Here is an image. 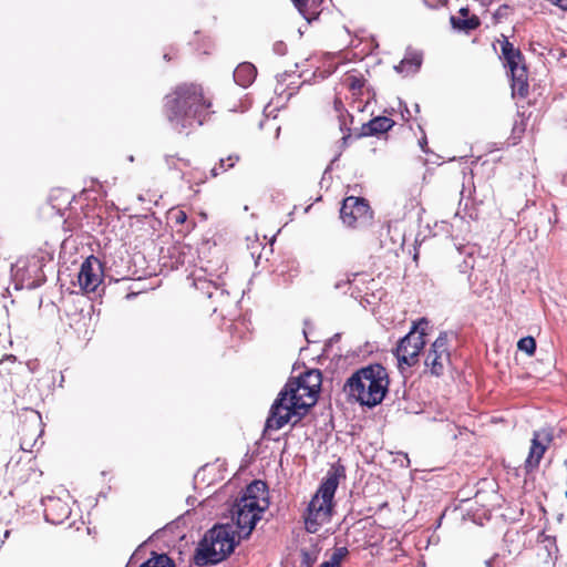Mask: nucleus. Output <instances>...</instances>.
<instances>
[{
  "label": "nucleus",
  "mask_w": 567,
  "mask_h": 567,
  "mask_svg": "<svg viewBox=\"0 0 567 567\" xmlns=\"http://www.w3.org/2000/svg\"><path fill=\"white\" fill-rule=\"evenodd\" d=\"M321 383L322 375L317 369L308 370L298 378L290 379L270 408L265 433L278 431L290 422L293 425L298 423L316 404Z\"/></svg>",
  "instance_id": "obj_1"
},
{
  "label": "nucleus",
  "mask_w": 567,
  "mask_h": 567,
  "mask_svg": "<svg viewBox=\"0 0 567 567\" xmlns=\"http://www.w3.org/2000/svg\"><path fill=\"white\" fill-rule=\"evenodd\" d=\"M165 114L175 130L183 132L202 125L208 114L210 102L198 84H182L165 97Z\"/></svg>",
  "instance_id": "obj_2"
},
{
  "label": "nucleus",
  "mask_w": 567,
  "mask_h": 567,
  "mask_svg": "<svg viewBox=\"0 0 567 567\" xmlns=\"http://www.w3.org/2000/svg\"><path fill=\"white\" fill-rule=\"evenodd\" d=\"M389 386L385 368L370 364L355 371L344 383L343 390L361 405L369 408L382 402Z\"/></svg>",
  "instance_id": "obj_3"
},
{
  "label": "nucleus",
  "mask_w": 567,
  "mask_h": 567,
  "mask_svg": "<svg viewBox=\"0 0 567 567\" xmlns=\"http://www.w3.org/2000/svg\"><path fill=\"white\" fill-rule=\"evenodd\" d=\"M268 506L266 484L261 481H254L246 487L243 496L231 509V525L238 539L246 538L251 534Z\"/></svg>",
  "instance_id": "obj_4"
},
{
  "label": "nucleus",
  "mask_w": 567,
  "mask_h": 567,
  "mask_svg": "<svg viewBox=\"0 0 567 567\" xmlns=\"http://www.w3.org/2000/svg\"><path fill=\"white\" fill-rule=\"evenodd\" d=\"M341 477H344V467L341 465L331 466L318 491L312 496L303 516L308 533H317L323 524L330 520L333 497Z\"/></svg>",
  "instance_id": "obj_5"
},
{
  "label": "nucleus",
  "mask_w": 567,
  "mask_h": 567,
  "mask_svg": "<svg viewBox=\"0 0 567 567\" xmlns=\"http://www.w3.org/2000/svg\"><path fill=\"white\" fill-rule=\"evenodd\" d=\"M238 542V536L235 535L231 524L213 527L196 549V565L205 566L220 563L234 551Z\"/></svg>",
  "instance_id": "obj_6"
},
{
  "label": "nucleus",
  "mask_w": 567,
  "mask_h": 567,
  "mask_svg": "<svg viewBox=\"0 0 567 567\" xmlns=\"http://www.w3.org/2000/svg\"><path fill=\"white\" fill-rule=\"evenodd\" d=\"M427 326L429 321L421 318L413 323L410 332L400 340L395 349V357L401 369L403 365L410 368L419 361V354L425 344L424 337L426 336Z\"/></svg>",
  "instance_id": "obj_7"
},
{
  "label": "nucleus",
  "mask_w": 567,
  "mask_h": 567,
  "mask_svg": "<svg viewBox=\"0 0 567 567\" xmlns=\"http://www.w3.org/2000/svg\"><path fill=\"white\" fill-rule=\"evenodd\" d=\"M502 53L509 68L512 75V90L514 95L525 96L528 92L527 70L523 62V55L519 50L505 40L502 43Z\"/></svg>",
  "instance_id": "obj_8"
},
{
  "label": "nucleus",
  "mask_w": 567,
  "mask_h": 567,
  "mask_svg": "<svg viewBox=\"0 0 567 567\" xmlns=\"http://www.w3.org/2000/svg\"><path fill=\"white\" fill-rule=\"evenodd\" d=\"M227 272V267L221 264L215 271L207 272V276L195 275L193 279L194 287L202 291L207 298L216 297L219 303L228 298V291L224 288L225 281L223 275Z\"/></svg>",
  "instance_id": "obj_9"
},
{
  "label": "nucleus",
  "mask_w": 567,
  "mask_h": 567,
  "mask_svg": "<svg viewBox=\"0 0 567 567\" xmlns=\"http://www.w3.org/2000/svg\"><path fill=\"white\" fill-rule=\"evenodd\" d=\"M340 218L348 227L355 228L367 225L372 218V213L365 199L350 196L342 203Z\"/></svg>",
  "instance_id": "obj_10"
},
{
  "label": "nucleus",
  "mask_w": 567,
  "mask_h": 567,
  "mask_svg": "<svg viewBox=\"0 0 567 567\" xmlns=\"http://www.w3.org/2000/svg\"><path fill=\"white\" fill-rule=\"evenodd\" d=\"M449 336L441 332L426 352L424 364L430 373L440 377L450 363Z\"/></svg>",
  "instance_id": "obj_11"
},
{
  "label": "nucleus",
  "mask_w": 567,
  "mask_h": 567,
  "mask_svg": "<svg viewBox=\"0 0 567 567\" xmlns=\"http://www.w3.org/2000/svg\"><path fill=\"white\" fill-rule=\"evenodd\" d=\"M102 276L103 270L100 260L91 256L81 265L78 275L79 286L86 292L95 291L102 282Z\"/></svg>",
  "instance_id": "obj_12"
},
{
  "label": "nucleus",
  "mask_w": 567,
  "mask_h": 567,
  "mask_svg": "<svg viewBox=\"0 0 567 567\" xmlns=\"http://www.w3.org/2000/svg\"><path fill=\"white\" fill-rule=\"evenodd\" d=\"M553 441V433L550 430L543 429L534 432L529 453L525 460V468L530 472L538 467L540 460L544 456L545 451Z\"/></svg>",
  "instance_id": "obj_13"
},
{
  "label": "nucleus",
  "mask_w": 567,
  "mask_h": 567,
  "mask_svg": "<svg viewBox=\"0 0 567 567\" xmlns=\"http://www.w3.org/2000/svg\"><path fill=\"white\" fill-rule=\"evenodd\" d=\"M44 517L52 524H62L71 515L69 503L60 497L48 496L43 498Z\"/></svg>",
  "instance_id": "obj_14"
},
{
  "label": "nucleus",
  "mask_w": 567,
  "mask_h": 567,
  "mask_svg": "<svg viewBox=\"0 0 567 567\" xmlns=\"http://www.w3.org/2000/svg\"><path fill=\"white\" fill-rule=\"evenodd\" d=\"M256 74V68L249 62H244L235 69L234 80L238 85L247 87L255 81Z\"/></svg>",
  "instance_id": "obj_15"
},
{
  "label": "nucleus",
  "mask_w": 567,
  "mask_h": 567,
  "mask_svg": "<svg viewBox=\"0 0 567 567\" xmlns=\"http://www.w3.org/2000/svg\"><path fill=\"white\" fill-rule=\"evenodd\" d=\"M393 124L394 122L390 117H375L363 127L364 134L373 135L379 133H385L393 126Z\"/></svg>",
  "instance_id": "obj_16"
},
{
  "label": "nucleus",
  "mask_w": 567,
  "mask_h": 567,
  "mask_svg": "<svg viewBox=\"0 0 567 567\" xmlns=\"http://www.w3.org/2000/svg\"><path fill=\"white\" fill-rule=\"evenodd\" d=\"M422 64V54L419 52H409L395 68L398 71H406L409 73H415Z\"/></svg>",
  "instance_id": "obj_17"
},
{
  "label": "nucleus",
  "mask_w": 567,
  "mask_h": 567,
  "mask_svg": "<svg viewBox=\"0 0 567 567\" xmlns=\"http://www.w3.org/2000/svg\"><path fill=\"white\" fill-rule=\"evenodd\" d=\"M319 558V549L316 546L300 549V567H313Z\"/></svg>",
  "instance_id": "obj_18"
},
{
  "label": "nucleus",
  "mask_w": 567,
  "mask_h": 567,
  "mask_svg": "<svg viewBox=\"0 0 567 567\" xmlns=\"http://www.w3.org/2000/svg\"><path fill=\"white\" fill-rule=\"evenodd\" d=\"M140 567H175L173 560L165 554L153 555Z\"/></svg>",
  "instance_id": "obj_19"
},
{
  "label": "nucleus",
  "mask_w": 567,
  "mask_h": 567,
  "mask_svg": "<svg viewBox=\"0 0 567 567\" xmlns=\"http://www.w3.org/2000/svg\"><path fill=\"white\" fill-rule=\"evenodd\" d=\"M451 23L453 24L454 28H456L458 30H464V31L474 30L480 25V21L475 17L463 18V19L452 17Z\"/></svg>",
  "instance_id": "obj_20"
},
{
  "label": "nucleus",
  "mask_w": 567,
  "mask_h": 567,
  "mask_svg": "<svg viewBox=\"0 0 567 567\" xmlns=\"http://www.w3.org/2000/svg\"><path fill=\"white\" fill-rule=\"evenodd\" d=\"M344 84L353 92V94H357L361 92L364 85V80L361 75L348 74L344 79Z\"/></svg>",
  "instance_id": "obj_21"
},
{
  "label": "nucleus",
  "mask_w": 567,
  "mask_h": 567,
  "mask_svg": "<svg viewBox=\"0 0 567 567\" xmlns=\"http://www.w3.org/2000/svg\"><path fill=\"white\" fill-rule=\"evenodd\" d=\"M347 547H338L332 553L330 559L328 561H323L322 564H327L328 567H340L342 559L348 555Z\"/></svg>",
  "instance_id": "obj_22"
},
{
  "label": "nucleus",
  "mask_w": 567,
  "mask_h": 567,
  "mask_svg": "<svg viewBox=\"0 0 567 567\" xmlns=\"http://www.w3.org/2000/svg\"><path fill=\"white\" fill-rule=\"evenodd\" d=\"M517 348L526 354L533 355L536 350V341L533 337H524L518 341Z\"/></svg>",
  "instance_id": "obj_23"
},
{
  "label": "nucleus",
  "mask_w": 567,
  "mask_h": 567,
  "mask_svg": "<svg viewBox=\"0 0 567 567\" xmlns=\"http://www.w3.org/2000/svg\"><path fill=\"white\" fill-rule=\"evenodd\" d=\"M164 161L168 167V169H181V167L184 165H188V162L183 158V157H179L177 155H169V154H166L164 156Z\"/></svg>",
  "instance_id": "obj_24"
},
{
  "label": "nucleus",
  "mask_w": 567,
  "mask_h": 567,
  "mask_svg": "<svg viewBox=\"0 0 567 567\" xmlns=\"http://www.w3.org/2000/svg\"><path fill=\"white\" fill-rule=\"evenodd\" d=\"M484 564L486 567H505V563L501 559L498 554L486 559Z\"/></svg>",
  "instance_id": "obj_25"
},
{
  "label": "nucleus",
  "mask_w": 567,
  "mask_h": 567,
  "mask_svg": "<svg viewBox=\"0 0 567 567\" xmlns=\"http://www.w3.org/2000/svg\"><path fill=\"white\" fill-rule=\"evenodd\" d=\"M38 440H34L32 442L31 439H28L27 436H23L20 443V446L25 452H32L33 446L37 444Z\"/></svg>",
  "instance_id": "obj_26"
},
{
  "label": "nucleus",
  "mask_w": 567,
  "mask_h": 567,
  "mask_svg": "<svg viewBox=\"0 0 567 567\" xmlns=\"http://www.w3.org/2000/svg\"><path fill=\"white\" fill-rule=\"evenodd\" d=\"M293 6L298 9V11L308 20L310 21V19L307 17L306 14V7H307V2L308 0H291Z\"/></svg>",
  "instance_id": "obj_27"
},
{
  "label": "nucleus",
  "mask_w": 567,
  "mask_h": 567,
  "mask_svg": "<svg viewBox=\"0 0 567 567\" xmlns=\"http://www.w3.org/2000/svg\"><path fill=\"white\" fill-rule=\"evenodd\" d=\"M172 216H173V218L175 219V221L177 224H184L186 221V219H187L186 213L184 210H181V209L174 212Z\"/></svg>",
  "instance_id": "obj_28"
},
{
  "label": "nucleus",
  "mask_w": 567,
  "mask_h": 567,
  "mask_svg": "<svg viewBox=\"0 0 567 567\" xmlns=\"http://www.w3.org/2000/svg\"><path fill=\"white\" fill-rule=\"evenodd\" d=\"M341 103L340 102H336V110L337 112L339 113V118H340V130L343 132L346 130V123L344 121L342 120L343 117V113L341 111ZM347 131H349V128H347Z\"/></svg>",
  "instance_id": "obj_29"
},
{
  "label": "nucleus",
  "mask_w": 567,
  "mask_h": 567,
  "mask_svg": "<svg viewBox=\"0 0 567 567\" xmlns=\"http://www.w3.org/2000/svg\"><path fill=\"white\" fill-rule=\"evenodd\" d=\"M238 159H239L238 156H233V155L228 156V158L226 159L228 162L227 168H231Z\"/></svg>",
  "instance_id": "obj_30"
},
{
  "label": "nucleus",
  "mask_w": 567,
  "mask_h": 567,
  "mask_svg": "<svg viewBox=\"0 0 567 567\" xmlns=\"http://www.w3.org/2000/svg\"><path fill=\"white\" fill-rule=\"evenodd\" d=\"M463 249H464V252L468 256H472V254L474 251V247H472V246H464Z\"/></svg>",
  "instance_id": "obj_31"
},
{
  "label": "nucleus",
  "mask_w": 567,
  "mask_h": 567,
  "mask_svg": "<svg viewBox=\"0 0 567 567\" xmlns=\"http://www.w3.org/2000/svg\"><path fill=\"white\" fill-rule=\"evenodd\" d=\"M218 174H219V172H218V168H217V167L212 168V175H213L214 177H215V176H217Z\"/></svg>",
  "instance_id": "obj_32"
},
{
  "label": "nucleus",
  "mask_w": 567,
  "mask_h": 567,
  "mask_svg": "<svg viewBox=\"0 0 567 567\" xmlns=\"http://www.w3.org/2000/svg\"><path fill=\"white\" fill-rule=\"evenodd\" d=\"M224 163H225V159H220L219 168H220L223 172L227 169V168H225V167H224Z\"/></svg>",
  "instance_id": "obj_33"
},
{
  "label": "nucleus",
  "mask_w": 567,
  "mask_h": 567,
  "mask_svg": "<svg viewBox=\"0 0 567 567\" xmlns=\"http://www.w3.org/2000/svg\"><path fill=\"white\" fill-rule=\"evenodd\" d=\"M426 144V140L423 138L422 141H420V145L422 147V150L424 151V145Z\"/></svg>",
  "instance_id": "obj_34"
},
{
  "label": "nucleus",
  "mask_w": 567,
  "mask_h": 567,
  "mask_svg": "<svg viewBox=\"0 0 567 567\" xmlns=\"http://www.w3.org/2000/svg\"><path fill=\"white\" fill-rule=\"evenodd\" d=\"M9 535H10V530H9V529H7V530L4 532V534H3V538H4V539H7V538L9 537Z\"/></svg>",
  "instance_id": "obj_35"
},
{
  "label": "nucleus",
  "mask_w": 567,
  "mask_h": 567,
  "mask_svg": "<svg viewBox=\"0 0 567 567\" xmlns=\"http://www.w3.org/2000/svg\"><path fill=\"white\" fill-rule=\"evenodd\" d=\"M460 13H462L463 16H466L467 14V9H461Z\"/></svg>",
  "instance_id": "obj_36"
},
{
  "label": "nucleus",
  "mask_w": 567,
  "mask_h": 567,
  "mask_svg": "<svg viewBox=\"0 0 567 567\" xmlns=\"http://www.w3.org/2000/svg\"><path fill=\"white\" fill-rule=\"evenodd\" d=\"M342 286H343V284H342L341 281L336 284V288H337V289L342 288Z\"/></svg>",
  "instance_id": "obj_37"
},
{
  "label": "nucleus",
  "mask_w": 567,
  "mask_h": 567,
  "mask_svg": "<svg viewBox=\"0 0 567 567\" xmlns=\"http://www.w3.org/2000/svg\"><path fill=\"white\" fill-rule=\"evenodd\" d=\"M128 161H130V162H133V161H134V157L131 155V156L128 157Z\"/></svg>",
  "instance_id": "obj_38"
},
{
  "label": "nucleus",
  "mask_w": 567,
  "mask_h": 567,
  "mask_svg": "<svg viewBox=\"0 0 567 567\" xmlns=\"http://www.w3.org/2000/svg\"><path fill=\"white\" fill-rule=\"evenodd\" d=\"M319 567H328V565L327 564H320Z\"/></svg>",
  "instance_id": "obj_39"
}]
</instances>
